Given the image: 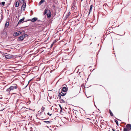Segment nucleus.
<instances>
[{"mask_svg": "<svg viewBox=\"0 0 131 131\" xmlns=\"http://www.w3.org/2000/svg\"><path fill=\"white\" fill-rule=\"evenodd\" d=\"M17 85H15L14 86H11L10 87L6 90V91L9 92L11 90H13L14 89H16L17 88Z\"/></svg>", "mask_w": 131, "mask_h": 131, "instance_id": "1", "label": "nucleus"}, {"mask_svg": "<svg viewBox=\"0 0 131 131\" xmlns=\"http://www.w3.org/2000/svg\"><path fill=\"white\" fill-rule=\"evenodd\" d=\"M68 88L66 87H64L62 89V91L64 93H63L62 92H61L60 94L62 96H64L66 94V92L68 90Z\"/></svg>", "mask_w": 131, "mask_h": 131, "instance_id": "2", "label": "nucleus"}, {"mask_svg": "<svg viewBox=\"0 0 131 131\" xmlns=\"http://www.w3.org/2000/svg\"><path fill=\"white\" fill-rule=\"evenodd\" d=\"M26 35H22L21 36H20L19 38V41H22L23 40L24 38L25 37V36Z\"/></svg>", "mask_w": 131, "mask_h": 131, "instance_id": "3", "label": "nucleus"}, {"mask_svg": "<svg viewBox=\"0 0 131 131\" xmlns=\"http://www.w3.org/2000/svg\"><path fill=\"white\" fill-rule=\"evenodd\" d=\"M21 33V32L18 31L14 33L13 35L14 36H18Z\"/></svg>", "mask_w": 131, "mask_h": 131, "instance_id": "4", "label": "nucleus"}, {"mask_svg": "<svg viewBox=\"0 0 131 131\" xmlns=\"http://www.w3.org/2000/svg\"><path fill=\"white\" fill-rule=\"evenodd\" d=\"M5 57L7 59H10L12 58V56L10 55V54H6L5 55Z\"/></svg>", "mask_w": 131, "mask_h": 131, "instance_id": "5", "label": "nucleus"}, {"mask_svg": "<svg viewBox=\"0 0 131 131\" xmlns=\"http://www.w3.org/2000/svg\"><path fill=\"white\" fill-rule=\"evenodd\" d=\"M126 127H127V129H128V130H130L131 128V125L129 124H127L126 126Z\"/></svg>", "mask_w": 131, "mask_h": 131, "instance_id": "6", "label": "nucleus"}, {"mask_svg": "<svg viewBox=\"0 0 131 131\" xmlns=\"http://www.w3.org/2000/svg\"><path fill=\"white\" fill-rule=\"evenodd\" d=\"M26 3H24L23 4V5H22L21 8L22 9H23L24 10H25V8L26 7Z\"/></svg>", "mask_w": 131, "mask_h": 131, "instance_id": "7", "label": "nucleus"}, {"mask_svg": "<svg viewBox=\"0 0 131 131\" xmlns=\"http://www.w3.org/2000/svg\"><path fill=\"white\" fill-rule=\"evenodd\" d=\"M24 20V18H23L22 19H20L18 22V24L21 23H23V22Z\"/></svg>", "mask_w": 131, "mask_h": 131, "instance_id": "8", "label": "nucleus"}, {"mask_svg": "<svg viewBox=\"0 0 131 131\" xmlns=\"http://www.w3.org/2000/svg\"><path fill=\"white\" fill-rule=\"evenodd\" d=\"M37 19L36 18L34 17L31 20V21L32 22H34L36 21L37 20Z\"/></svg>", "mask_w": 131, "mask_h": 131, "instance_id": "9", "label": "nucleus"}, {"mask_svg": "<svg viewBox=\"0 0 131 131\" xmlns=\"http://www.w3.org/2000/svg\"><path fill=\"white\" fill-rule=\"evenodd\" d=\"M92 5H91L90 6V9L89 12V14H90V13L92 11Z\"/></svg>", "mask_w": 131, "mask_h": 131, "instance_id": "10", "label": "nucleus"}, {"mask_svg": "<svg viewBox=\"0 0 131 131\" xmlns=\"http://www.w3.org/2000/svg\"><path fill=\"white\" fill-rule=\"evenodd\" d=\"M9 22H7L5 25V27L6 28H7L8 27V26L9 25Z\"/></svg>", "mask_w": 131, "mask_h": 131, "instance_id": "11", "label": "nucleus"}, {"mask_svg": "<svg viewBox=\"0 0 131 131\" xmlns=\"http://www.w3.org/2000/svg\"><path fill=\"white\" fill-rule=\"evenodd\" d=\"M49 12V11L48 10H45L43 14L45 15L47 13Z\"/></svg>", "mask_w": 131, "mask_h": 131, "instance_id": "12", "label": "nucleus"}, {"mask_svg": "<svg viewBox=\"0 0 131 131\" xmlns=\"http://www.w3.org/2000/svg\"><path fill=\"white\" fill-rule=\"evenodd\" d=\"M45 2V0H41L39 3V5H40Z\"/></svg>", "mask_w": 131, "mask_h": 131, "instance_id": "13", "label": "nucleus"}, {"mask_svg": "<svg viewBox=\"0 0 131 131\" xmlns=\"http://www.w3.org/2000/svg\"><path fill=\"white\" fill-rule=\"evenodd\" d=\"M19 3L18 2H16L15 4V6L16 7H18L19 6Z\"/></svg>", "mask_w": 131, "mask_h": 131, "instance_id": "14", "label": "nucleus"}, {"mask_svg": "<svg viewBox=\"0 0 131 131\" xmlns=\"http://www.w3.org/2000/svg\"><path fill=\"white\" fill-rule=\"evenodd\" d=\"M44 122L47 124H50L51 122H50L49 121H44Z\"/></svg>", "mask_w": 131, "mask_h": 131, "instance_id": "15", "label": "nucleus"}, {"mask_svg": "<svg viewBox=\"0 0 131 131\" xmlns=\"http://www.w3.org/2000/svg\"><path fill=\"white\" fill-rule=\"evenodd\" d=\"M45 108L44 107H42L41 108V111L42 112H43L45 110Z\"/></svg>", "mask_w": 131, "mask_h": 131, "instance_id": "16", "label": "nucleus"}, {"mask_svg": "<svg viewBox=\"0 0 131 131\" xmlns=\"http://www.w3.org/2000/svg\"><path fill=\"white\" fill-rule=\"evenodd\" d=\"M110 114L111 116H113V114L112 113L111 110H110Z\"/></svg>", "mask_w": 131, "mask_h": 131, "instance_id": "17", "label": "nucleus"}, {"mask_svg": "<svg viewBox=\"0 0 131 131\" xmlns=\"http://www.w3.org/2000/svg\"><path fill=\"white\" fill-rule=\"evenodd\" d=\"M19 1L21 3L23 4L24 3V0H19Z\"/></svg>", "mask_w": 131, "mask_h": 131, "instance_id": "18", "label": "nucleus"}, {"mask_svg": "<svg viewBox=\"0 0 131 131\" xmlns=\"http://www.w3.org/2000/svg\"><path fill=\"white\" fill-rule=\"evenodd\" d=\"M115 122H116V124L117 125H118V121L116 120H115Z\"/></svg>", "mask_w": 131, "mask_h": 131, "instance_id": "19", "label": "nucleus"}, {"mask_svg": "<svg viewBox=\"0 0 131 131\" xmlns=\"http://www.w3.org/2000/svg\"><path fill=\"white\" fill-rule=\"evenodd\" d=\"M128 129H126L125 128H124V131H128Z\"/></svg>", "mask_w": 131, "mask_h": 131, "instance_id": "20", "label": "nucleus"}, {"mask_svg": "<svg viewBox=\"0 0 131 131\" xmlns=\"http://www.w3.org/2000/svg\"><path fill=\"white\" fill-rule=\"evenodd\" d=\"M5 4V2H2L1 3V4L3 5V6H4Z\"/></svg>", "mask_w": 131, "mask_h": 131, "instance_id": "21", "label": "nucleus"}, {"mask_svg": "<svg viewBox=\"0 0 131 131\" xmlns=\"http://www.w3.org/2000/svg\"><path fill=\"white\" fill-rule=\"evenodd\" d=\"M47 16L48 17H50L51 16V15L50 14H47Z\"/></svg>", "mask_w": 131, "mask_h": 131, "instance_id": "22", "label": "nucleus"}, {"mask_svg": "<svg viewBox=\"0 0 131 131\" xmlns=\"http://www.w3.org/2000/svg\"><path fill=\"white\" fill-rule=\"evenodd\" d=\"M59 106H60V108H61V110H60V111L61 112V111H62V108L61 107V106L60 105H59Z\"/></svg>", "mask_w": 131, "mask_h": 131, "instance_id": "23", "label": "nucleus"}, {"mask_svg": "<svg viewBox=\"0 0 131 131\" xmlns=\"http://www.w3.org/2000/svg\"><path fill=\"white\" fill-rule=\"evenodd\" d=\"M47 114L51 116L52 115V114H50L49 113H47Z\"/></svg>", "mask_w": 131, "mask_h": 131, "instance_id": "24", "label": "nucleus"}, {"mask_svg": "<svg viewBox=\"0 0 131 131\" xmlns=\"http://www.w3.org/2000/svg\"><path fill=\"white\" fill-rule=\"evenodd\" d=\"M53 45V43H52L51 44V46H52Z\"/></svg>", "mask_w": 131, "mask_h": 131, "instance_id": "25", "label": "nucleus"}, {"mask_svg": "<svg viewBox=\"0 0 131 131\" xmlns=\"http://www.w3.org/2000/svg\"><path fill=\"white\" fill-rule=\"evenodd\" d=\"M55 43V42H53L52 43H53V44H54Z\"/></svg>", "mask_w": 131, "mask_h": 131, "instance_id": "26", "label": "nucleus"}, {"mask_svg": "<svg viewBox=\"0 0 131 131\" xmlns=\"http://www.w3.org/2000/svg\"><path fill=\"white\" fill-rule=\"evenodd\" d=\"M113 131H115V130L113 129H112Z\"/></svg>", "mask_w": 131, "mask_h": 131, "instance_id": "27", "label": "nucleus"}, {"mask_svg": "<svg viewBox=\"0 0 131 131\" xmlns=\"http://www.w3.org/2000/svg\"><path fill=\"white\" fill-rule=\"evenodd\" d=\"M87 96V97H90V96L88 97Z\"/></svg>", "mask_w": 131, "mask_h": 131, "instance_id": "28", "label": "nucleus"}]
</instances>
